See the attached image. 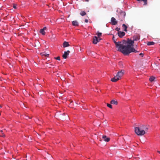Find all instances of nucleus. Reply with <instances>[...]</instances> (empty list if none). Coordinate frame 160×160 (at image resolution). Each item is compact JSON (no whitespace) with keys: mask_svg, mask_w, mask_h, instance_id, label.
Wrapping results in <instances>:
<instances>
[{"mask_svg":"<svg viewBox=\"0 0 160 160\" xmlns=\"http://www.w3.org/2000/svg\"><path fill=\"white\" fill-rule=\"evenodd\" d=\"M139 39L140 36L137 35L133 36V40H130L128 38L127 41H126L125 48L126 50H127L126 55H129V53L132 52H138L133 48V47L134 41L138 40Z\"/></svg>","mask_w":160,"mask_h":160,"instance_id":"obj_1","label":"nucleus"},{"mask_svg":"<svg viewBox=\"0 0 160 160\" xmlns=\"http://www.w3.org/2000/svg\"><path fill=\"white\" fill-rule=\"evenodd\" d=\"M112 40L115 44L116 48H118V50L126 55L127 52L126 50V46L125 45L126 40H123L122 41L116 42V39L115 38L114 35H113Z\"/></svg>","mask_w":160,"mask_h":160,"instance_id":"obj_2","label":"nucleus"},{"mask_svg":"<svg viewBox=\"0 0 160 160\" xmlns=\"http://www.w3.org/2000/svg\"><path fill=\"white\" fill-rule=\"evenodd\" d=\"M148 129V126L143 125L135 128V133L138 135L142 136L145 134Z\"/></svg>","mask_w":160,"mask_h":160,"instance_id":"obj_3","label":"nucleus"},{"mask_svg":"<svg viewBox=\"0 0 160 160\" xmlns=\"http://www.w3.org/2000/svg\"><path fill=\"white\" fill-rule=\"evenodd\" d=\"M125 15L126 13L125 12H121L119 15V18L120 20L121 21H123L124 19V18Z\"/></svg>","mask_w":160,"mask_h":160,"instance_id":"obj_4","label":"nucleus"},{"mask_svg":"<svg viewBox=\"0 0 160 160\" xmlns=\"http://www.w3.org/2000/svg\"><path fill=\"white\" fill-rule=\"evenodd\" d=\"M124 71L122 70L121 71L118 72L116 75V76L120 79L121 77L123 76L124 74Z\"/></svg>","mask_w":160,"mask_h":160,"instance_id":"obj_5","label":"nucleus"},{"mask_svg":"<svg viewBox=\"0 0 160 160\" xmlns=\"http://www.w3.org/2000/svg\"><path fill=\"white\" fill-rule=\"evenodd\" d=\"M101 39L100 38H98L96 36H94L93 37V43L94 44H96L98 42H99Z\"/></svg>","mask_w":160,"mask_h":160,"instance_id":"obj_6","label":"nucleus"},{"mask_svg":"<svg viewBox=\"0 0 160 160\" xmlns=\"http://www.w3.org/2000/svg\"><path fill=\"white\" fill-rule=\"evenodd\" d=\"M70 53V51L69 50L64 52V54L62 55V57L64 59H66Z\"/></svg>","mask_w":160,"mask_h":160,"instance_id":"obj_7","label":"nucleus"},{"mask_svg":"<svg viewBox=\"0 0 160 160\" xmlns=\"http://www.w3.org/2000/svg\"><path fill=\"white\" fill-rule=\"evenodd\" d=\"M117 33L118 36L120 38H122L125 34V33L124 32L122 31L118 32Z\"/></svg>","mask_w":160,"mask_h":160,"instance_id":"obj_8","label":"nucleus"},{"mask_svg":"<svg viewBox=\"0 0 160 160\" xmlns=\"http://www.w3.org/2000/svg\"><path fill=\"white\" fill-rule=\"evenodd\" d=\"M103 140L106 142H108L110 140V138L108 137L106 135H103L102 137Z\"/></svg>","mask_w":160,"mask_h":160,"instance_id":"obj_9","label":"nucleus"},{"mask_svg":"<svg viewBox=\"0 0 160 160\" xmlns=\"http://www.w3.org/2000/svg\"><path fill=\"white\" fill-rule=\"evenodd\" d=\"M111 22L112 24L113 25H115L117 24V21L116 20V19L114 17H112L111 18Z\"/></svg>","mask_w":160,"mask_h":160,"instance_id":"obj_10","label":"nucleus"},{"mask_svg":"<svg viewBox=\"0 0 160 160\" xmlns=\"http://www.w3.org/2000/svg\"><path fill=\"white\" fill-rule=\"evenodd\" d=\"M120 79L118 78L117 76H115L114 78H112L111 79V81L112 82H116L119 80Z\"/></svg>","mask_w":160,"mask_h":160,"instance_id":"obj_11","label":"nucleus"},{"mask_svg":"<svg viewBox=\"0 0 160 160\" xmlns=\"http://www.w3.org/2000/svg\"><path fill=\"white\" fill-rule=\"evenodd\" d=\"M63 46L64 48H65L69 46V44L68 42L65 41L63 43Z\"/></svg>","mask_w":160,"mask_h":160,"instance_id":"obj_12","label":"nucleus"},{"mask_svg":"<svg viewBox=\"0 0 160 160\" xmlns=\"http://www.w3.org/2000/svg\"><path fill=\"white\" fill-rule=\"evenodd\" d=\"M72 25L74 26H77L78 25V23L76 20L73 21L72 22Z\"/></svg>","mask_w":160,"mask_h":160,"instance_id":"obj_13","label":"nucleus"},{"mask_svg":"<svg viewBox=\"0 0 160 160\" xmlns=\"http://www.w3.org/2000/svg\"><path fill=\"white\" fill-rule=\"evenodd\" d=\"M110 103L112 104H113L115 105L118 104V102L117 101H115L114 100H112L110 102Z\"/></svg>","mask_w":160,"mask_h":160,"instance_id":"obj_14","label":"nucleus"},{"mask_svg":"<svg viewBox=\"0 0 160 160\" xmlns=\"http://www.w3.org/2000/svg\"><path fill=\"white\" fill-rule=\"evenodd\" d=\"M122 27L123 29V30L124 31L126 32L127 31V27L126 25L125 24H123L122 25Z\"/></svg>","mask_w":160,"mask_h":160,"instance_id":"obj_15","label":"nucleus"},{"mask_svg":"<svg viewBox=\"0 0 160 160\" xmlns=\"http://www.w3.org/2000/svg\"><path fill=\"white\" fill-rule=\"evenodd\" d=\"M155 44V42H149L147 43V45L150 46L153 45Z\"/></svg>","mask_w":160,"mask_h":160,"instance_id":"obj_16","label":"nucleus"},{"mask_svg":"<svg viewBox=\"0 0 160 160\" xmlns=\"http://www.w3.org/2000/svg\"><path fill=\"white\" fill-rule=\"evenodd\" d=\"M40 32L42 35H45V32L44 31V30H43V29H41Z\"/></svg>","mask_w":160,"mask_h":160,"instance_id":"obj_17","label":"nucleus"},{"mask_svg":"<svg viewBox=\"0 0 160 160\" xmlns=\"http://www.w3.org/2000/svg\"><path fill=\"white\" fill-rule=\"evenodd\" d=\"M155 78L153 76H152L149 78V80L151 82L153 81L155 79Z\"/></svg>","mask_w":160,"mask_h":160,"instance_id":"obj_18","label":"nucleus"},{"mask_svg":"<svg viewBox=\"0 0 160 160\" xmlns=\"http://www.w3.org/2000/svg\"><path fill=\"white\" fill-rule=\"evenodd\" d=\"M86 13L84 11H82L80 13V14L82 16H84L86 15Z\"/></svg>","mask_w":160,"mask_h":160,"instance_id":"obj_19","label":"nucleus"},{"mask_svg":"<svg viewBox=\"0 0 160 160\" xmlns=\"http://www.w3.org/2000/svg\"><path fill=\"white\" fill-rule=\"evenodd\" d=\"M138 1H142L144 2V4L146 5L147 4V0H138Z\"/></svg>","mask_w":160,"mask_h":160,"instance_id":"obj_20","label":"nucleus"},{"mask_svg":"<svg viewBox=\"0 0 160 160\" xmlns=\"http://www.w3.org/2000/svg\"><path fill=\"white\" fill-rule=\"evenodd\" d=\"M107 106L110 108H112V107L111 104H109V103H107Z\"/></svg>","mask_w":160,"mask_h":160,"instance_id":"obj_21","label":"nucleus"},{"mask_svg":"<svg viewBox=\"0 0 160 160\" xmlns=\"http://www.w3.org/2000/svg\"><path fill=\"white\" fill-rule=\"evenodd\" d=\"M119 65H120V67H121V68H123V63H122V62H119Z\"/></svg>","mask_w":160,"mask_h":160,"instance_id":"obj_22","label":"nucleus"},{"mask_svg":"<svg viewBox=\"0 0 160 160\" xmlns=\"http://www.w3.org/2000/svg\"><path fill=\"white\" fill-rule=\"evenodd\" d=\"M120 28H116L115 29V30L117 31H118V32H120Z\"/></svg>","mask_w":160,"mask_h":160,"instance_id":"obj_23","label":"nucleus"},{"mask_svg":"<svg viewBox=\"0 0 160 160\" xmlns=\"http://www.w3.org/2000/svg\"><path fill=\"white\" fill-rule=\"evenodd\" d=\"M101 35H102V33H101V32H98L97 33V35L98 36V37L101 36Z\"/></svg>","mask_w":160,"mask_h":160,"instance_id":"obj_24","label":"nucleus"},{"mask_svg":"<svg viewBox=\"0 0 160 160\" xmlns=\"http://www.w3.org/2000/svg\"><path fill=\"white\" fill-rule=\"evenodd\" d=\"M55 58V59H56L57 60H60V57L59 56L57 58Z\"/></svg>","mask_w":160,"mask_h":160,"instance_id":"obj_25","label":"nucleus"},{"mask_svg":"<svg viewBox=\"0 0 160 160\" xmlns=\"http://www.w3.org/2000/svg\"><path fill=\"white\" fill-rule=\"evenodd\" d=\"M49 55V54L45 53L44 56L47 57H48Z\"/></svg>","mask_w":160,"mask_h":160,"instance_id":"obj_26","label":"nucleus"},{"mask_svg":"<svg viewBox=\"0 0 160 160\" xmlns=\"http://www.w3.org/2000/svg\"><path fill=\"white\" fill-rule=\"evenodd\" d=\"M13 8H14L15 9L16 8V5L15 4H14L13 5Z\"/></svg>","mask_w":160,"mask_h":160,"instance_id":"obj_27","label":"nucleus"},{"mask_svg":"<svg viewBox=\"0 0 160 160\" xmlns=\"http://www.w3.org/2000/svg\"><path fill=\"white\" fill-rule=\"evenodd\" d=\"M139 55L140 56H141L142 57H143V54L142 53H140V54H139Z\"/></svg>","mask_w":160,"mask_h":160,"instance_id":"obj_28","label":"nucleus"},{"mask_svg":"<svg viewBox=\"0 0 160 160\" xmlns=\"http://www.w3.org/2000/svg\"><path fill=\"white\" fill-rule=\"evenodd\" d=\"M46 29H47V28H46V27H44L43 28H42V29H43V30H46Z\"/></svg>","mask_w":160,"mask_h":160,"instance_id":"obj_29","label":"nucleus"},{"mask_svg":"<svg viewBox=\"0 0 160 160\" xmlns=\"http://www.w3.org/2000/svg\"><path fill=\"white\" fill-rule=\"evenodd\" d=\"M1 137H5V134H3V133H2V135L1 136Z\"/></svg>","mask_w":160,"mask_h":160,"instance_id":"obj_30","label":"nucleus"},{"mask_svg":"<svg viewBox=\"0 0 160 160\" xmlns=\"http://www.w3.org/2000/svg\"><path fill=\"white\" fill-rule=\"evenodd\" d=\"M85 22L87 23L88 22V20L87 19H86L85 20Z\"/></svg>","mask_w":160,"mask_h":160,"instance_id":"obj_31","label":"nucleus"},{"mask_svg":"<svg viewBox=\"0 0 160 160\" xmlns=\"http://www.w3.org/2000/svg\"><path fill=\"white\" fill-rule=\"evenodd\" d=\"M41 54L42 56H44V55H45L44 53H41Z\"/></svg>","mask_w":160,"mask_h":160,"instance_id":"obj_32","label":"nucleus"},{"mask_svg":"<svg viewBox=\"0 0 160 160\" xmlns=\"http://www.w3.org/2000/svg\"><path fill=\"white\" fill-rule=\"evenodd\" d=\"M157 152H158L160 154V151H158Z\"/></svg>","mask_w":160,"mask_h":160,"instance_id":"obj_33","label":"nucleus"},{"mask_svg":"<svg viewBox=\"0 0 160 160\" xmlns=\"http://www.w3.org/2000/svg\"><path fill=\"white\" fill-rule=\"evenodd\" d=\"M60 118H61L62 119H63V118L62 117V116H60Z\"/></svg>","mask_w":160,"mask_h":160,"instance_id":"obj_34","label":"nucleus"},{"mask_svg":"<svg viewBox=\"0 0 160 160\" xmlns=\"http://www.w3.org/2000/svg\"><path fill=\"white\" fill-rule=\"evenodd\" d=\"M89 0H85L86 1V2H88Z\"/></svg>","mask_w":160,"mask_h":160,"instance_id":"obj_35","label":"nucleus"},{"mask_svg":"<svg viewBox=\"0 0 160 160\" xmlns=\"http://www.w3.org/2000/svg\"><path fill=\"white\" fill-rule=\"evenodd\" d=\"M1 132L2 133V132H3V131H2V130H1Z\"/></svg>","mask_w":160,"mask_h":160,"instance_id":"obj_36","label":"nucleus"},{"mask_svg":"<svg viewBox=\"0 0 160 160\" xmlns=\"http://www.w3.org/2000/svg\"><path fill=\"white\" fill-rule=\"evenodd\" d=\"M16 159L17 160H18L19 159V158H17V159Z\"/></svg>","mask_w":160,"mask_h":160,"instance_id":"obj_37","label":"nucleus"},{"mask_svg":"<svg viewBox=\"0 0 160 160\" xmlns=\"http://www.w3.org/2000/svg\"><path fill=\"white\" fill-rule=\"evenodd\" d=\"M0 107L1 108V107H2V106H0Z\"/></svg>","mask_w":160,"mask_h":160,"instance_id":"obj_38","label":"nucleus"},{"mask_svg":"<svg viewBox=\"0 0 160 160\" xmlns=\"http://www.w3.org/2000/svg\"><path fill=\"white\" fill-rule=\"evenodd\" d=\"M100 141H102V140H100Z\"/></svg>","mask_w":160,"mask_h":160,"instance_id":"obj_39","label":"nucleus"}]
</instances>
